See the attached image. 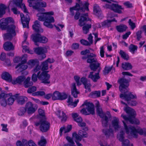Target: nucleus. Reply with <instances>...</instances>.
Here are the masks:
<instances>
[{"label":"nucleus","instance_id":"58","mask_svg":"<svg viewBox=\"0 0 146 146\" xmlns=\"http://www.w3.org/2000/svg\"><path fill=\"white\" fill-rule=\"evenodd\" d=\"M26 111V109L25 108H21L18 113V115L20 116L24 115Z\"/></svg>","mask_w":146,"mask_h":146},{"label":"nucleus","instance_id":"39","mask_svg":"<svg viewBox=\"0 0 146 146\" xmlns=\"http://www.w3.org/2000/svg\"><path fill=\"white\" fill-rule=\"evenodd\" d=\"M129 49L130 52L133 54L138 49V47L137 45L133 44H131L129 46Z\"/></svg>","mask_w":146,"mask_h":146},{"label":"nucleus","instance_id":"3","mask_svg":"<svg viewBox=\"0 0 146 146\" xmlns=\"http://www.w3.org/2000/svg\"><path fill=\"white\" fill-rule=\"evenodd\" d=\"M122 122L126 133L129 134L130 132L131 134L135 138L138 137V133L140 135L146 136V128H139L136 129L134 126L131 125L127 126L124 121H123Z\"/></svg>","mask_w":146,"mask_h":146},{"label":"nucleus","instance_id":"4","mask_svg":"<svg viewBox=\"0 0 146 146\" xmlns=\"http://www.w3.org/2000/svg\"><path fill=\"white\" fill-rule=\"evenodd\" d=\"M96 56V55L93 53H90L89 54H87V56H84L82 57V59L85 60L87 59V62L90 64L89 67L90 70L95 71L100 68V64L97 61V59L94 58Z\"/></svg>","mask_w":146,"mask_h":146},{"label":"nucleus","instance_id":"51","mask_svg":"<svg viewBox=\"0 0 146 146\" xmlns=\"http://www.w3.org/2000/svg\"><path fill=\"white\" fill-rule=\"evenodd\" d=\"M68 97V95L65 92L61 93L60 92V94L59 98V100H63L66 99Z\"/></svg>","mask_w":146,"mask_h":146},{"label":"nucleus","instance_id":"13","mask_svg":"<svg viewBox=\"0 0 146 146\" xmlns=\"http://www.w3.org/2000/svg\"><path fill=\"white\" fill-rule=\"evenodd\" d=\"M105 7L106 9H110L115 13L119 14L122 13L121 10L123 9V8L122 7L121 5L114 3H112L111 5L106 4Z\"/></svg>","mask_w":146,"mask_h":146},{"label":"nucleus","instance_id":"31","mask_svg":"<svg viewBox=\"0 0 146 146\" xmlns=\"http://www.w3.org/2000/svg\"><path fill=\"white\" fill-rule=\"evenodd\" d=\"M31 78L29 77H28L25 78L23 82L24 86L25 88H28L32 86L33 83L32 82L30 81Z\"/></svg>","mask_w":146,"mask_h":146},{"label":"nucleus","instance_id":"53","mask_svg":"<svg viewBox=\"0 0 146 146\" xmlns=\"http://www.w3.org/2000/svg\"><path fill=\"white\" fill-rule=\"evenodd\" d=\"M58 117L60 118H61V121H66L67 118L66 114L63 111H62V115H59L58 116Z\"/></svg>","mask_w":146,"mask_h":146},{"label":"nucleus","instance_id":"49","mask_svg":"<svg viewBox=\"0 0 146 146\" xmlns=\"http://www.w3.org/2000/svg\"><path fill=\"white\" fill-rule=\"evenodd\" d=\"M60 92L58 91L54 92L52 94V100H59Z\"/></svg>","mask_w":146,"mask_h":146},{"label":"nucleus","instance_id":"35","mask_svg":"<svg viewBox=\"0 0 146 146\" xmlns=\"http://www.w3.org/2000/svg\"><path fill=\"white\" fill-rule=\"evenodd\" d=\"M40 75V71H38L37 72V75L35 73H33L32 76V80L34 82H36L37 81V78H38L39 80L41 81V83H43V79H40L38 76Z\"/></svg>","mask_w":146,"mask_h":146},{"label":"nucleus","instance_id":"47","mask_svg":"<svg viewBox=\"0 0 146 146\" xmlns=\"http://www.w3.org/2000/svg\"><path fill=\"white\" fill-rule=\"evenodd\" d=\"M66 139L70 144H65L63 146H73L74 145V143L72 138L70 137L67 136L66 137Z\"/></svg>","mask_w":146,"mask_h":146},{"label":"nucleus","instance_id":"14","mask_svg":"<svg viewBox=\"0 0 146 146\" xmlns=\"http://www.w3.org/2000/svg\"><path fill=\"white\" fill-rule=\"evenodd\" d=\"M48 72L49 71L47 70H43L40 72V75L38 76L40 79H43V83L44 84H48L50 83L49 79L50 76L48 73Z\"/></svg>","mask_w":146,"mask_h":146},{"label":"nucleus","instance_id":"44","mask_svg":"<svg viewBox=\"0 0 146 146\" xmlns=\"http://www.w3.org/2000/svg\"><path fill=\"white\" fill-rule=\"evenodd\" d=\"M113 67L112 66H106L103 70L104 74L106 75L109 74L112 70Z\"/></svg>","mask_w":146,"mask_h":146},{"label":"nucleus","instance_id":"24","mask_svg":"<svg viewBox=\"0 0 146 146\" xmlns=\"http://www.w3.org/2000/svg\"><path fill=\"white\" fill-rule=\"evenodd\" d=\"M25 78V77L24 76H19L16 79L13 80L12 84H18L20 85H21L23 82H24Z\"/></svg>","mask_w":146,"mask_h":146},{"label":"nucleus","instance_id":"19","mask_svg":"<svg viewBox=\"0 0 146 146\" xmlns=\"http://www.w3.org/2000/svg\"><path fill=\"white\" fill-rule=\"evenodd\" d=\"M100 71V68L99 69L97 72L95 73L94 75L93 74L94 72H91L88 75V78L91 79L94 82H96L97 80L100 78L99 76V73Z\"/></svg>","mask_w":146,"mask_h":146},{"label":"nucleus","instance_id":"21","mask_svg":"<svg viewBox=\"0 0 146 146\" xmlns=\"http://www.w3.org/2000/svg\"><path fill=\"white\" fill-rule=\"evenodd\" d=\"M113 22H117V21L114 18L111 20H105L101 23V26L100 25L99 27L101 28V27L104 28L109 27H111V23Z\"/></svg>","mask_w":146,"mask_h":146},{"label":"nucleus","instance_id":"55","mask_svg":"<svg viewBox=\"0 0 146 146\" xmlns=\"http://www.w3.org/2000/svg\"><path fill=\"white\" fill-rule=\"evenodd\" d=\"M48 41V39L46 37L41 35L40 39V43H46Z\"/></svg>","mask_w":146,"mask_h":146},{"label":"nucleus","instance_id":"1","mask_svg":"<svg viewBox=\"0 0 146 146\" xmlns=\"http://www.w3.org/2000/svg\"><path fill=\"white\" fill-rule=\"evenodd\" d=\"M54 13L53 11L39 13L37 14V16L38 17V20L40 21H44V25L46 27L52 28L53 26L52 23H54V19L52 16L54 15Z\"/></svg>","mask_w":146,"mask_h":146},{"label":"nucleus","instance_id":"42","mask_svg":"<svg viewBox=\"0 0 146 146\" xmlns=\"http://www.w3.org/2000/svg\"><path fill=\"white\" fill-rule=\"evenodd\" d=\"M27 63L29 65L33 66L39 64V62L37 59H31L29 60Z\"/></svg>","mask_w":146,"mask_h":146},{"label":"nucleus","instance_id":"29","mask_svg":"<svg viewBox=\"0 0 146 146\" xmlns=\"http://www.w3.org/2000/svg\"><path fill=\"white\" fill-rule=\"evenodd\" d=\"M72 87L71 88V94L74 98L78 97V95L80 94V92L76 88V84L73 83L72 84Z\"/></svg>","mask_w":146,"mask_h":146},{"label":"nucleus","instance_id":"62","mask_svg":"<svg viewBox=\"0 0 146 146\" xmlns=\"http://www.w3.org/2000/svg\"><path fill=\"white\" fill-rule=\"evenodd\" d=\"M84 88L86 89H87V90H86V92H90L91 91L90 89L91 84L90 83H88L87 82L85 84H84Z\"/></svg>","mask_w":146,"mask_h":146},{"label":"nucleus","instance_id":"38","mask_svg":"<svg viewBox=\"0 0 146 146\" xmlns=\"http://www.w3.org/2000/svg\"><path fill=\"white\" fill-rule=\"evenodd\" d=\"M7 8L5 5L2 3L0 4V18L2 17L5 13V10Z\"/></svg>","mask_w":146,"mask_h":146},{"label":"nucleus","instance_id":"60","mask_svg":"<svg viewBox=\"0 0 146 146\" xmlns=\"http://www.w3.org/2000/svg\"><path fill=\"white\" fill-rule=\"evenodd\" d=\"M24 55L22 57H19L18 56L15 57V58L13 59V61L15 63H18L21 61V62L23 60V59Z\"/></svg>","mask_w":146,"mask_h":146},{"label":"nucleus","instance_id":"61","mask_svg":"<svg viewBox=\"0 0 146 146\" xmlns=\"http://www.w3.org/2000/svg\"><path fill=\"white\" fill-rule=\"evenodd\" d=\"M80 43L84 45L90 46V44L87 40L84 39H81L80 40Z\"/></svg>","mask_w":146,"mask_h":146},{"label":"nucleus","instance_id":"64","mask_svg":"<svg viewBox=\"0 0 146 146\" xmlns=\"http://www.w3.org/2000/svg\"><path fill=\"white\" fill-rule=\"evenodd\" d=\"M41 68V66H39V64L37 65L33 69V72L34 73H35L37 72H38V71H40V70Z\"/></svg>","mask_w":146,"mask_h":146},{"label":"nucleus","instance_id":"36","mask_svg":"<svg viewBox=\"0 0 146 146\" xmlns=\"http://www.w3.org/2000/svg\"><path fill=\"white\" fill-rule=\"evenodd\" d=\"M21 142L20 140H18L16 142V145L17 146H28L27 144L29 143V141H28L27 140L23 139L22 140Z\"/></svg>","mask_w":146,"mask_h":146},{"label":"nucleus","instance_id":"46","mask_svg":"<svg viewBox=\"0 0 146 146\" xmlns=\"http://www.w3.org/2000/svg\"><path fill=\"white\" fill-rule=\"evenodd\" d=\"M112 124L115 130H117L119 128V120L118 119H114L112 120Z\"/></svg>","mask_w":146,"mask_h":146},{"label":"nucleus","instance_id":"12","mask_svg":"<svg viewBox=\"0 0 146 146\" xmlns=\"http://www.w3.org/2000/svg\"><path fill=\"white\" fill-rule=\"evenodd\" d=\"M13 22V19L11 17L2 18L0 20V28L2 30H7L9 27H11V25H8L9 23Z\"/></svg>","mask_w":146,"mask_h":146},{"label":"nucleus","instance_id":"52","mask_svg":"<svg viewBox=\"0 0 146 146\" xmlns=\"http://www.w3.org/2000/svg\"><path fill=\"white\" fill-rule=\"evenodd\" d=\"M79 4L78 3H76V5L74 6L70 7V11L71 13V15L72 16H74V12L73 10H77L76 7L78 6Z\"/></svg>","mask_w":146,"mask_h":146},{"label":"nucleus","instance_id":"28","mask_svg":"<svg viewBox=\"0 0 146 146\" xmlns=\"http://www.w3.org/2000/svg\"><path fill=\"white\" fill-rule=\"evenodd\" d=\"M102 11L100 6L97 4H94L93 7V13L99 18L101 17Z\"/></svg>","mask_w":146,"mask_h":146},{"label":"nucleus","instance_id":"59","mask_svg":"<svg viewBox=\"0 0 146 146\" xmlns=\"http://www.w3.org/2000/svg\"><path fill=\"white\" fill-rule=\"evenodd\" d=\"M128 23L129 25L130 26L131 29L133 30L135 28V23L133 22L131 19H130L129 20Z\"/></svg>","mask_w":146,"mask_h":146},{"label":"nucleus","instance_id":"37","mask_svg":"<svg viewBox=\"0 0 146 146\" xmlns=\"http://www.w3.org/2000/svg\"><path fill=\"white\" fill-rule=\"evenodd\" d=\"M102 131L106 137H109L111 134H113V131L111 128H110L109 129H103Z\"/></svg>","mask_w":146,"mask_h":146},{"label":"nucleus","instance_id":"63","mask_svg":"<svg viewBox=\"0 0 146 146\" xmlns=\"http://www.w3.org/2000/svg\"><path fill=\"white\" fill-rule=\"evenodd\" d=\"M23 0H16L14 2V3L17 6H21V5H23L24 4L22 3Z\"/></svg>","mask_w":146,"mask_h":146},{"label":"nucleus","instance_id":"54","mask_svg":"<svg viewBox=\"0 0 146 146\" xmlns=\"http://www.w3.org/2000/svg\"><path fill=\"white\" fill-rule=\"evenodd\" d=\"M2 97L3 98L0 101L1 105L2 106L5 107L7 105V103L6 102V99L3 98L2 96Z\"/></svg>","mask_w":146,"mask_h":146},{"label":"nucleus","instance_id":"25","mask_svg":"<svg viewBox=\"0 0 146 146\" xmlns=\"http://www.w3.org/2000/svg\"><path fill=\"white\" fill-rule=\"evenodd\" d=\"M3 48L4 50L7 51L13 50L15 49V46L13 43L9 41L5 42L3 44Z\"/></svg>","mask_w":146,"mask_h":146},{"label":"nucleus","instance_id":"40","mask_svg":"<svg viewBox=\"0 0 146 146\" xmlns=\"http://www.w3.org/2000/svg\"><path fill=\"white\" fill-rule=\"evenodd\" d=\"M92 27L91 25L87 24L84 25L82 27L83 33L85 34H87L89 32V29Z\"/></svg>","mask_w":146,"mask_h":146},{"label":"nucleus","instance_id":"16","mask_svg":"<svg viewBox=\"0 0 146 146\" xmlns=\"http://www.w3.org/2000/svg\"><path fill=\"white\" fill-rule=\"evenodd\" d=\"M27 54H24L23 58H25L23 59V60L21 62V63H19L16 66L15 68H18V70L20 72H22L26 69L28 67V66L27 65L24 64L26 63L27 62Z\"/></svg>","mask_w":146,"mask_h":146},{"label":"nucleus","instance_id":"32","mask_svg":"<svg viewBox=\"0 0 146 146\" xmlns=\"http://www.w3.org/2000/svg\"><path fill=\"white\" fill-rule=\"evenodd\" d=\"M82 130H82H79L78 133V134L82 138L87 137L88 136V135L86 131H88V128L87 127H85L82 128Z\"/></svg>","mask_w":146,"mask_h":146},{"label":"nucleus","instance_id":"17","mask_svg":"<svg viewBox=\"0 0 146 146\" xmlns=\"http://www.w3.org/2000/svg\"><path fill=\"white\" fill-rule=\"evenodd\" d=\"M35 52L37 54L41 55V59L42 60L46 57L45 53L47 52L46 48L42 47H38L34 48Z\"/></svg>","mask_w":146,"mask_h":146},{"label":"nucleus","instance_id":"26","mask_svg":"<svg viewBox=\"0 0 146 146\" xmlns=\"http://www.w3.org/2000/svg\"><path fill=\"white\" fill-rule=\"evenodd\" d=\"M120 134L119 135V140L122 142V146H129L130 141L127 139L124 140V133L123 131L120 132Z\"/></svg>","mask_w":146,"mask_h":146},{"label":"nucleus","instance_id":"9","mask_svg":"<svg viewBox=\"0 0 146 146\" xmlns=\"http://www.w3.org/2000/svg\"><path fill=\"white\" fill-rule=\"evenodd\" d=\"M120 97L127 101L128 104L130 106H135L137 104V102L135 100H131V99L137 98L136 95L132 94L131 92H129L127 94H120Z\"/></svg>","mask_w":146,"mask_h":146},{"label":"nucleus","instance_id":"23","mask_svg":"<svg viewBox=\"0 0 146 146\" xmlns=\"http://www.w3.org/2000/svg\"><path fill=\"white\" fill-rule=\"evenodd\" d=\"M46 6V3L44 2H37L35 3L34 5H32L33 8L39 11L40 10V8L41 7H45Z\"/></svg>","mask_w":146,"mask_h":146},{"label":"nucleus","instance_id":"2","mask_svg":"<svg viewBox=\"0 0 146 146\" xmlns=\"http://www.w3.org/2000/svg\"><path fill=\"white\" fill-rule=\"evenodd\" d=\"M121 103L125 105L126 107L124 108L125 111L128 114V117L124 115L123 114L121 115V117L126 121H129L132 124H139V122L138 120H136L134 119L135 118L136 113L135 111L133 109H131L128 106L127 104L124 102L123 101L121 102Z\"/></svg>","mask_w":146,"mask_h":146},{"label":"nucleus","instance_id":"7","mask_svg":"<svg viewBox=\"0 0 146 146\" xmlns=\"http://www.w3.org/2000/svg\"><path fill=\"white\" fill-rule=\"evenodd\" d=\"M86 106V108H83L80 110V112L83 114L86 115L90 114L92 115L95 113L94 106V104L90 102H84L81 107Z\"/></svg>","mask_w":146,"mask_h":146},{"label":"nucleus","instance_id":"18","mask_svg":"<svg viewBox=\"0 0 146 146\" xmlns=\"http://www.w3.org/2000/svg\"><path fill=\"white\" fill-rule=\"evenodd\" d=\"M20 17L22 23L24 28H29V23L30 21V18L29 15L27 14L25 17L24 14L22 13H20Z\"/></svg>","mask_w":146,"mask_h":146},{"label":"nucleus","instance_id":"10","mask_svg":"<svg viewBox=\"0 0 146 146\" xmlns=\"http://www.w3.org/2000/svg\"><path fill=\"white\" fill-rule=\"evenodd\" d=\"M118 82L119 84V89L122 93L121 94H127L128 92V87L129 86V82L128 80L123 78L119 79Z\"/></svg>","mask_w":146,"mask_h":146},{"label":"nucleus","instance_id":"34","mask_svg":"<svg viewBox=\"0 0 146 146\" xmlns=\"http://www.w3.org/2000/svg\"><path fill=\"white\" fill-rule=\"evenodd\" d=\"M74 121L78 123V125L80 127H85L86 125V124L85 122H82L83 120L80 117H78Z\"/></svg>","mask_w":146,"mask_h":146},{"label":"nucleus","instance_id":"50","mask_svg":"<svg viewBox=\"0 0 146 146\" xmlns=\"http://www.w3.org/2000/svg\"><path fill=\"white\" fill-rule=\"evenodd\" d=\"M42 71L44 70H47L48 69V65L46 62L44 61L41 64V66Z\"/></svg>","mask_w":146,"mask_h":146},{"label":"nucleus","instance_id":"5","mask_svg":"<svg viewBox=\"0 0 146 146\" xmlns=\"http://www.w3.org/2000/svg\"><path fill=\"white\" fill-rule=\"evenodd\" d=\"M39 22L36 20L34 22V24L32 26L33 29L37 33L33 34L32 35L33 40L34 42L36 45H38L37 43L40 42L41 35L39 33L40 31L42 32L43 30L41 28Z\"/></svg>","mask_w":146,"mask_h":146},{"label":"nucleus","instance_id":"33","mask_svg":"<svg viewBox=\"0 0 146 146\" xmlns=\"http://www.w3.org/2000/svg\"><path fill=\"white\" fill-rule=\"evenodd\" d=\"M121 67L124 70H127L131 69L132 66L129 62H124L122 63Z\"/></svg>","mask_w":146,"mask_h":146},{"label":"nucleus","instance_id":"15","mask_svg":"<svg viewBox=\"0 0 146 146\" xmlns=\"http://www.w3.org/2000/svg\"><path fill=\"white\" fill-rule=\"evenodd\" d=\"M0 96L3 98H6L7 105L9 106L12 105L16 100L14 95H13L11 93L9 94L3 93L1 94Z\"/></svg>","mask_w":146,"mask_h":146},{"label":"nucleus","instance_id":"20","mask_svg":"<svg viewBox=\"0 0 146 146\" xmlns=\"http://www.w3.org/2000/svg\"><path fill=\"white\" fill-rule=\"evenodd\" d=\"M33 106V104L31 102H29L26 104L25 108L28 114H33L36 111V109Z\"/></svg>","mask_w":146,"mask_h":146},{"label":"nucleus","instance_id":"57","mask_svg":"<svg viewBox=\"0 0 146 146\" xmlns=\"http://www.w3.org/2000/svg\"><path fill=\"white\" fill-rule=\"evenodd\" d=\"M36 90V87L35 86H32L29 88L27 90V92L29 94H31L35 91Z\"/></svg>","mask_w":146,"mask_h":146},{"label":"nucleus","instance_id":"45","mask_svg":"<svg viewBox=\"0 0 146 146\" xmlns=\"http://www.w3.org/2000/svg\"><path fill=\"white\" fill-rule=\"evenodd\" d=\"M46 143V139L43 136L41 137L40 140L38 143V145L39 146H45Z\"/></svg>","mask_w":146,"mask_h":146},{"label":"nucleus","instance_id":"30","mask_svg":"<svg viewBox=\"0 0 146 146\" xmlns=\"http://www.w3.org/2000/svg\"><path fill=\"white\" fill-rule=\"evenodd\" d=\"M115 28L118 32L121 33L125 31L127 29V27L125 24H121L116 26Z\"/></svg>","mask_w":146,"mask_h":146},{"label":"nucleus","instance_id":"43","mask_svg":"<svg viewBox=\"0 0 146 146\" xmlns=\"http://www.w3.org/2000/svg\"><path fill=\"white\" fill-rule=\"evenodd\" d=\"M72 136L73 137L75 138V141L80 142L82 140V137L80 136L79 134H77L76 132H73L72 134Z\"/></svg>","mask_w":146,"mask_h":146},{"label":"nucleus","instance_id":"6","mask_svg":"<svg viewBox=\"0 0 146 146\" xmlns=\"http://www.w3.org/2000/svg\"><path fill=\"white\" fill-rule=\"evenodd\" d=\"M95 105L97 113L102 119L101 122L102 126L104 127H107L108 125L109 121L108 117L103 112L98 101L96 103Z\"/></svg>","mask_w":146,"mask_h":146},{"label":"nucleus","instance_id":"27","mask_svg":"<svg viewBox=\"0 0 146 146\" xmlns=\"http://www.w3.org/2000/svg\"><path fill=\"white\" fill-rule=\"evenodd\" d=\"M1 78L7 82H11L13 80L12 76L8 72H3L1 75Z\"/></svg>","mask_w":146,"mask_h":146},{"label":"nucleus","instance_id":"56","mask_svg":"<svg viewBox=\"0 0 146 146\" xmlns=\"http://www.w3.org/2000/svg\"><path fill=\"white\" fill-rule=\"evenodd\" d=\"M33 94L34 96H42L45 95V93L43 91H38L35 92Z\"/></svg>","mask_w":146,"mask_h":146},{"label":"nucleus","instance_id":"48","mask_svg":"<svg viewBox=\"0 0 146 146\" xmlns=\"http://www.w3.org/2000/svg\"><path fill=\"white\" fill-rule=\"evenodd\" d=\"M90 95L92 97H99L101 96V92L100 90L93 91L90 93Z\"/></svg>","mask_w":146,"mask_h":146},{"label":"nucleus","instance_id":"8","mask_svg":"<svg viewBox=\"0 0 146 146\" xmlns=\"http://www.w3.org/2000/svg\"><path fill=\"white\" fill-rule=\"evenodd\" d=\"M35 125L36 126L40 125V131L42 132H46L50 129V123L46 120L45 118L40 119L38 122H35Z\"/></svg>","mask_w":146,"mask_h":146},{"label":"nucleus","instance_id":"41","mask_svg":"<svg viewBox=\"0 0 146 146\" xmlns=\"http://www.w3.org/2000/svg\"><path fill=\"white\" fill-rule=\"evenodd\" d=\"M119 54L121 56V57L123 59L127 60L129 59V57L128 55L123 50H120Z\"/></svg>","mask_w":146,"mask_h":146},{"label":"nucleus","instance_id":"22","mask_svg":"<svg viewBox=\"0 0 146 146\" xmlns=\"http://www.w3.org/2000/svg\"><path fill=\"white\" fill-rule=\"evenodd\" d=\"M15 97L17 100L18 103L22 105L25 103V101L27 100L28 98L25 96H19V94H16L14 95Z\"/></svg>","mask_w":146,"mask_h":146},{"label":"nucleus","instance_id":"11","mask_svg":"<svg viewBox=\"0 0 146 146\" xmlns=\"http://www.w3.org/2000/svg\"><path fill=\"white\" fill-rule=\"evenodd\" d=\"M16 26L13 25H11V27H9L7 30V33L4 34L3 38L6 40H11L13 36L16 35L15 32Z\"/></svg>","mask_w":146,"mask_h":146}]
</instances>
